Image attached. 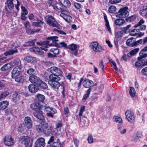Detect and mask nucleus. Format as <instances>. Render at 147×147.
Returning <instances> with one entry per match:
<instances>
[{"instance_id":"1","label":"nucleus","mask_w":147,"mask_h":147,"mask_svg":"<svg viewBox=\"0 0 147 147\" xmlns=\"http://www.w3.org/2000/svg\"><path fill=\"white\" fill-rule=\"evenodd\" d=\"M58 37L57 36H51L49 37L47 39L50 40H51L52 43L49 44V41H45L44 42H37V44L41 46L40 48L42 50L45 51H48L47 48L49 46H51L54 45V44L53 43L55 42L58 41Z\"/></svg>"},{"instance_id":"2","label":"nucleus","mask_w":147,"mask_h":147,"mask_svg":"<svg viewBox=\"0 0 147 147\" xmlns=\"http://www.w3.org/2000/svg\"><path fill=\"white\" fill-rule=\"evenodd\" d=\"M30 107L35 111L34 115L35 117L41 120L44 119V117L42 114V112L41 111V105L38 103L32 104L30 105Z\"/></svg>"},{"instance_id":"3","label":"nucleus","mask_w":147,"mask_h":147,"mask_svg":"<svg viewBox=\"0 0 147 147\" xmlns=\"http://www.w3.org/2000/svg\"><path fill=\"white\" fill-rule=\"evenodd\" d=\"M19 141L22 143L24 144L25 147H32V141L31 140L30 137L26 136H21L20 139Z\"/></svg>"},{"instance_id":"4","label":"nucleus","mask_w":147,"mask_h":147,"mask_svg":"<svg viewBox=\"0 0 147 147\" xmlns=\"http://www.w3.org/2000/svg\"><path fill=\"white\" fill-rule=\"evenodd\" d=\"M90 49L94 52L98 53L104 50L103 47L96 41L91 42L89 45Z\"/></svg>"},{"instance_id":"5","label":"nucleus","mask_w":147,"mask_h":147,"mask_svg":"<svg viewBox=\"0 0 147 147\" xmlns=\"http://www.w3.org/2000/svg\"><path fill=\"white\" fill-rule=\"evenodd\" d=\"M60 15L67 23H70L72 21V18L70 15V13L66 10H63Z\"/></svg>"},{"instance_id":"6","label":"nucleus","mask_w":147,"mask_h":147,"mask_svg":"<svg viewBox=\"0 0 147 147\" xmlns=\"http://www.w3.org/2000/svg\"><path fill=\"white\" fill-rule=\"evenodd\" d=\"M129 15L128 8L127 7H125L121 8L119 10L116 16L117 18H124L128 16Z\"/></svg>"},{"instance_id":"7","label":"nucleus","mask_w":147,"mask_h":147,"mask_svg":"<svg viewBox=\"0 0 147 147\" xmlns=\"http://www.w3.org/2000/svg\"><path fill=\"white\" fill-rule=\"evenodd\" d=\"M45 20L48 24L53 27H57L58 25V23L55 18L51 15H48L46 18Z\"/></svg>"},{"instance_id":"8","label":"nucleus","mask_w":147,"mask_h":147,"mask_svg":"<svg viewBox=\"0 0 147 147\" xmlns=\"http://www.w3.org/2000/svg\"><path fill=\"white\" fill-rule=\"evenodd\" d=\"M79 47L76 44H72L68 46V48L71 51V54L75 55L78 54Z\"/></svg>"},{"instance_id":"9","label":"nucleus","mask_w":147,"mask_h":147,"mask_svg":"<svg viewBox=\"0 0 147 147\" xmlns=\"http://www.w3.org/2000/svg\"><path fill=\"white\" fill-rule=\"evenodd\" d=\"M45 111L46 112L47 115L49 117H53V114L57 113L56 110L54 108L49 107H46L45 109Z\"/></svg>"},{"instance_id":"10","label":"nucleus","mask_w":147,"mask_h":147,"mask_svg":"<svg viewBox=\"0 0 147 147\" xmlns=\"http://www.w3.org/2000/svg\"><path fill=\"white\" fill-rule=\"evenodd\" d=\"M126 118L129 121L133 122L134 120L135 117L133 113L130 111H127L125 113Z\"/></svg>"},{"instance_id":"11","label":"nucleus","mask_w":147,"mask_h":147,"mask_svg":"<svg viewBox=\"0 0 147 147\" xmlns=\"http://www.w3.org/2000/svg\"><path fill=\"white\" fill-rule=\"evenodd\" d=\"M50 71L57 76H60L62 75V72L58 68L55 67H51L50 68Z\"/></svg>"},{"instance_id":"12","label":"nucleus","mask_w":147,"mask_h":147,"mask_svg":"<svg viewBox=\"0 0 147 147\" xmlns=\"http://www.w3.org/2000/svg\"><path fill=\"white\" fill-rule=\"evenodd\" d=\"M21 72V67L20 66H17L14 68L12 72L11 76L12 78H14L18 76Z\"/></svg>"},{"instance_id":"13","label":"nucleus","mask_w":147,"mask_h":147,"mask_svg":"<svg viewBox=\"0 0 147 147\" xmlns=\"http://www.w3.org/2000/svg\"><path fill=\"white\" fill-rule=\"evenodd\" d=\"M45 145L44 138H38L36 141L34 147H44Z\"/></svg>"},{"instance_id":"14","label":"nucleus","mask_w":147,"mask_h":147,"mask_svg":"<svg viewBox=\"0 0 147 147\" xmlns=\"http://www.w3.org/2000/svg\"><path fill=\"white\" fill-rule=\"evenodd\" d=\"M4 142L6 145L10 146L14 144V141L10 136H8L5 137Z\"/></svg>"},{"instance_id":"15","label":"nucleus","mask_w":147,"mask_h":147,"mask_svg":"<svg viewBox=\"0 0 147 147\" xmlns=\"http://www.w3.org/2000/svg\"><path fill=\"white\" fill-rule=\"evenodd\" d=\"M24 124L28 129L31 128L32 126V121L31 118L28 117H25Z\"/></svg>"},{"instance_id":"16","label":"nucleus","mask_w":147,"mask_h":147,"mask_svg":"<svg viewBox=\"0 0 147 147\" xmlns=\"http://www.w3.org/2000/svg\"><path fill=\"white\" fill-rule=\"evenodd\" d=\"M94 83L92 81L90 80L85 78L84 80L82 85L86 88L92 87Z\"/></svg>"},{"instance_id":"17","label":"nucleus","mask_w":147,"mask_h":147,"mask_svg":"<svg viewBox=\"0 0 147 147\" xmlns=\"http://www.w3.org/2000/svg\"><path fill=\"white\" fill-rule=\"evenodd\" d=\"M144 23V21L143 19L140 20L139 22L134 26L135 28H137L138 26L140 27L139 28L140 30H144L146 28V26L144 25H142Z\"/></svg>"},{"instance_id":"18","label":"nucleus","mask_w":147,"mask_h":147,"mask_svg":"<svg viewBox=\"0 0 147 147\" xmlns=\"http://www.w3.org/2000/svg\"><path fill=\"white\" fill-rule=\"evenodd\" d=\"M29 80L30 82L37 84H39V81L40 82L39 78L34 75L29 77Z\"/></svg>"},{"instance_id":"19","label":"nucleus","mask_w":147,"mask_h":147,"mask_svg":"<svg viewBox=\"0 0 147 147\" xmlns=\"http://www.w3.org/2000/svg\"><path fill=\"white\" fill-rule=\"evenodd\" d=\"M52 130V127L48 125H44L43 133L46 135H49L51 133Z\"/></svg>"},{"instance_id":"20","label":"nucleus","mask_w":147,"mask_h":147,"mask_svg":"<svg viewBox=\"0 0 147 147\" xmlns=\"http://www.w3.org/2000/svg\"><path fill=\"white\" fill-rule=\"evenodd\" d=\"M48 84L55 90H58L60 86V84L58 82H52L51 81H48Z\"/></svg>"},{"instance_id":"21","label":"nucleus","mask_w":147,"mask_h":147,"mask_svg":"<svg viewBox=\"0 0 147 147\" xmlns=\"http://www.w3.org/2000/svg\"><path fill=\"white\" fill-rule=\"evenodd\" d=\"M25 61L30 63H34L37 62V59L35 57L30 56L26 57L24 58Z\"/></svg>"},{"instance_id":"22","label":"nucleus","mask_w":147,"mask_h":147,"mask_svg":"<svg viewBox=\"0 0 147 147\" xmlns=\"http://www.w3.org/2000/svg\"><path fill=\"white\" fill-rule=\"evenodd\" d=\"M29 91L32 93H35L38 90V87L33 84H31L28 86Z\"/></svg>"},{"instance_id":"23","label":"nucleus","mask_w":147,"mask_h":147,"mask_svg":"<svg viewBox=\"0 0 147 147\" xmlns=\"http://www.w3.org/2000/svg\"><path fill=\"white\" fill-rule=\"evenodd\" d=\"M49 78L50 80L48 81H51L52 82H58L61 79L60 77L55 74L50 75L49 76Z\"/></svg>"},{"instance_id":"24","label":"nucleus","mask_w":147,"mask_h":147,"mask_svg":"<svg viewBox=\"0 0 147 147\" xmlns=\"http://www.w3.org/2000/svg\"><path fill=\"white\" fill-rule=\"evenodd\" d=\"M126 44L128 46L133 47L136 45V42L135 39L131 38L128 39L126 42Z\"/></svg>"},{"instance_id":"25","label":"nucleus","mask_w":147,"mask_h":147,"mask_svg":"<svg viewBox=\"0 0 147 147\" xmlns=\"http://www.w3.org/2000/svg\"><path fill=\"white\" fill-rule=\"evenodd\" d=\"M40 30V28L36 29H32L30 28H27L26 31V33L29 35L33 34L39 32Z\"/></svg>"},{"instance_id":"26","label":"nucleus","mask_w":147,"mask_h":147,"mask_svg":"<svg viewBox=\"0 0 147 147\" xmlns=\"http://www.w3.org/2000/svg\"><path fill=\"white\" fill-rule=\"evenodd\" d=\"M30 51L40 55H42L43 53V52L42 51L37 47H33L30 48Z\"/></svg>"},{"instance_id":"27","label":"nucleus","mask_w":147,"mask_h":147,"mask_svg":"<svg viewBox=\"0 0 147 147\" xmlns=\"http://www.w3.org/2000/svg\"><path fill=\"white\" fill-rule=\"evenodd\" d=\"M9 102L7 100H4L0 102V110L5 109L8 106Z\"/></svg>"},{"instance_id":"28","label":"nucleus","mask_w":147,"mask_h":147,"mask_svg":"<svg viewBox=\"0 0 147 147\" xmlns=\"http://www.w3.org/2000/svg\"><path fill=\"white\" fill-rule=\"evenodd\" d=\"M140 13L142 16H146L147 15V6H144L141 8L140 11Z\"/></svg>"},{"instance_id":"29","label":"nucleus","mask_w":147,"mask_h":147,"mask_svg":"<svg viewBox=\"0 0 147 147\" xmlns=\"http://www.w3.org/2000/svg\"><path fill=\"white\" fill-rule=\"evenodd\" d=\"M12 66V63H7L3 66L0 69V70L2 71H4L9 69Z\"/></svg>"},{"instance_id":"30","label":"nucleus","mask_w":147,"mask_h":147,"mask_svg":"<svg viewBox=\"0 0 147 147\" xmlns=\"http://www.w3.org/2000/svg\"><path fill=\"white\" fill-rule=\"evenodd\" d=\"M61 5L65 7H68L70 6L71 2L69 0H59Z\"/></svg>"},{"instance_id":"31","label":"nucleus","mask_w":147,"mask_h":147,"mask_svg":"<svg viewBox=\"0 0 147 147\" xmlns=\"http://www.w3.org/2000/svg\"><path fill=\"white\" fill-rule=\"evenodd\" d=\"M113 121L114 122H117L119 124L121 125L123 123V121L121 118L118 116H115L113 117Z\"/></svg>"},{"instance_id":"32","label":"nucleus","mask_w":147,"mask_h":147,"mask_svg":"<svg viewBox=\"0 0 147 147\" xmlns=\"http://www.w3.org/2000/svg\"><path fill=\"white\" fill-rule=\"evenodd\" d=\"M125 22V20L122 19H117L114 21V24L116 25L121 26Z\"/></svg>"},{"instance_id":"33","label":"nucleus","mask_w":147,"mask_h":147,"mask_svg":"<svg viewBox=\"0 0 147 147\" xmlns=\"http://www.w3.org/2000/svg\"><path fill=\"white\" fill-rule=\"evenodd\" d=\"M18 52L17 49H11L6 51L4 53V54L5 56H7L11 55H13L14 53H16Z\"/></svg>"},{"instance_id":"34","label":"nucleus","mask_w":147,"mask_h":147,"mask_svg":"<svg viewBox=\"0 0 147 147\" xmlns=\"http://www.w3.org/2000/svg\"><path fill=\"white\" fill-rule=\"evenodd\" d=\"M43 22L41 20H37V22H33L32 23V25L36 27L40 26L43 24Z\"/></svg>"},{"instance_id":"35","label":"nucleus","mask_w":147,"mask_h":147,"mask_svg":"<svg viewBox=\"0 0 147 147\" xmlns=\"http://www.w3.org/2000/svg\"><path fill=\"white\" fill-rule=\"evenodd\" d=\"M36 41V39H35L31 41H29L25 43L24 46H33Z\"/></svg>"},{"instance_id":"36","label":"nucleus","mask_w":147,"mask_h":147,"mask_svg":"<svg viewBox=\"0 0 147 147\" xmlns=\"http://www.w3.org/2000/svg\"><path fill=\"white\" fill-rule=\"evenodd\" d=\"M35 128L39 132H43L44 126L43 127L41 125H37L35 126Z\"/></svg>"},{"instance_id":"37","label":"nucleus","mask_w":147,"mask_h":147,"mask_svg":"<svg viewBox=\"0 0 147 147\" xmlns=\"http://www.w3.org/2000/svg\"><path fill=\"white\" fill-rule=\"evenodd\" d=\"M136 91L134 88L132 87L130 88L129 94L131 96L134 97L135 96Z\"/></svg>"},{"instance_id":"38","label":"nucleus","mask_w":147,"mask_h":147,"mask_svg":"<svg viewBox=\"0 0 147 147\" xmlns=\"http://www.w3.org/2000/svg\"><path fill=\"white\" fill-rule=\"evenodd\" d=\"M139 30L140 29H137L132 30L130 32L129 34L131 36L136 35L139 32Z\"/></svg>"},{"instance_id":"39","label":"nucleus","mask_w":147,"mask_h":147,"mask_svg":"<svg viewBox=\"0 0 147 147\" xmlns=\"http://www.w3.org/2000/svg\"><path fill=\"white\" fill-rule=\"evenodd\" d=\"M12 99L14 102H17L20 99V95L17 93H15L12 95Z\"/></svg>"},{"instance_id":"40","label":"nucleus","mask_w":147,"mask_h":147,"mask_svg":"<svg viewBox=\"0 0 147 147\" xmlns=\"http://www.w3.org/2000/svg\"><path fill=\"white\" fill-rule=\"evenodd\" d=\"M36 98L40 101L42 102L45 99V96L44 95L40 94H38L36 95Z\"/></svg>"},{"instance_id":"41","label":"nucleus","mask_w":147,"mask_h":147,"mask_svg":"<svg viewBox=\"0 0 147 147\" xmlns=\"http://www.w3.org/2000/svg\"><path fill=\"white\" fill-rule=\"evenodd\" d=\"M48 146L49 147H61V145L60 143L58 142H55Z\"/></svg>"},{"instance_id":"42","label":"nucleus","mask_w":147,"mask_h":147,"mask_svg":"<svg viewBox=\"0 0 147 147\" xmlns=\"http://www.w3.org/2000/svg\"><path fill=\"white\" fill-rule=\"evenodd\" d=\"M139 48H136L131 51L129 53L127 54V56H129V55H133L136 54L139 51Z\"/></svg>"},{"instance_id":"43","label":"nucleus","mask_w":147,"mask_h":147,"mask_svg":"<svg viewBox=\"0 0 147 147\" xmlns=\"http://www.w3.org/2000/svg\"><path fill=\"white\" fill-rule=\"evenodd\" d=\"M116 10V7L114 5H111L108 9V11L111 13L115 12Z\"/></svg>"},{"instance_id":"44","label":"nucleus","mask_w":147,"mask_h":147,"mask_svg":"<svg viewBox=\"0 0 147 147\" xmlns=\"http://www.w3.org/2000/svg\"><path fill=\"white\" fill-rule=\"evenodd\" d=\"M39 83L37 85H39L42 88L46 89L48 87L47 85L41 80H40V82L39 81Z\"/></svg>"},{"instance_id":"45","label":"nucleus","mask_w":147,"mask_h":147,"mask_svg":"<svg viewBox=\"0 0 147 147\" xmlns=\"http://www.w3.org/2000/svg\"><path fill=\"white\" fill-rule=\"evenodd\" d=\"M118 129L119 131L121 134H124L126 132V130L125 129L123 128L119 125L118 126Z\"/></svg>"},{"instance_id":"46","label":"nucleus","mask_w":147,"mask_h":147,"mask_svg":"<svg viewBox=\"0 0 147 147\" xmlns=\"http://www.w3.org/2000/svg\"><path fill=\"white\" fill-rule=\"evenodd\" d=\"M7 3L9 8L10 9H12L14 7V5L12 0H7Z\"/></svg>"},{"instance_id":"47","label":"nucleus","mask_w":147,"mask_h":147,"mask_svg":"<svg viewBox=\"0 0 147 147\" xmlns=\"http://www.w3.org/2000/svg\"><path fill=\"white\" fill-rule=\"evenodd\" d=\"M9 94V92L7 91H5L2 93L0 95V100H1L2 99L5 98Z\"/></svg>"},{"instance_id":"48","label":"nucleus","mask_w":147,"mask_h":147,"mask_svg":"<svg viewBox=\"0 0 147 147\" xmlns=\"http://www.w3.org/2000/svg\"><path fill=\"white\" fill-rule=\"evenodd\" d=\"M144 51H142V50L139 53L140 57H138V59L139 60H140L143 58L146 57L147 56V54L146 53H143Z\"/></svg>"},{"instance_id":"49","label":"nucleus","mask_w":147,"mask_h":147,"mask_svg":"<svg viewBox=\"0 0 147 147\" xmlns=\"http://www.w3.org/2000/svg\"><path fill=\"white\" fill-rule=\"evenodd\" d=\"M91 88H89L87 90L86 93L84 94L83 98V100H85L89 96V94L90 93L91 91Z\"/></svg>"},{"instance_id":"50","label":"nucleus","mask_w":147,"mask_h":147,"mask_svg":"<svg viewBox=\"0 0 147 147\" xmlns=\"http://www.w3.org/2000/svg\"><path fill=\"white\" fill-rule=\"evenodd\" d=\"M62 6V5L61 4H60L59 3H56L55 4L54 7L55 9H57L59 10H61V9Z\"/></svg>"},{"instance_id":"51","label":"nucleus","mask_w":147,"mask_h":147,"mask_svg":"<svg viewBox=\"0 0 147 147\" xmlns=\"http://www.w3.org/2000/svg\"><path fill=\"white\" fill-rule=\"evenodd\" d=\"M143 63L141 60H139L137 61L135 63V65L136 67L139 68L143 65Z\"/></svg>"},{"instance_id":"52","label":"nucleus","mask_w":147,"mask_h":147,"mask_svg":"<svg viewBox=\"0 0 147 147\" xmlns=\"http://www.w3.org/2000/svg\"><path fill=\"white\" fill-rule=\"evenodd\" d=\"M21 8L22 9L21 14L24 15V14L25 15H27L28 13V11L25 7L23 6H22Z\"/></svg>"},{"instance_id":"53","label":"nucleus","mask_w":147,"mask_h":147,"mask_svg":"<svg viewBox=\"0 0 147 147\" xmlns=\"http://www.w3.org/2000/svg\"><path fill=\"white\" fill-rule=\"evenodd\" d=\"M51 52H53L54 55L58 54L59 53V50L57 48H52L50 50Z\"/></svg>"},{"instance_id":"54","label":"nucleus","mask_w":147,"mask_h":147,"mask_svg":"<svg viewBox=\"0 0 147 147\" xmlns=\"http://www.w3.org/2000/svg\"><path fill=\"white\" fill-rule=\"evenodd\" d=\"M105 28L109 33L111 32V28L110 27L109 22H106L105 24Z\"/></svg>"},{"instance_id":"55","label":"nucleus","mask_w":147,"mask_h":147,"mask_svg":"<svg viewBox=\"0 0 147 147\" xmlns=\"http://www.w3.org/2000/svg\"><path fill=\"white\" fill-rule=\"evenodd\" d=\"M121 0H109V2L111 4H115L119 3Z\"/></svg>"},{"instance_id":"56","label":"nucleus","mask_w":147,"mask_h":147,"mask_svg":"<svg viewBox=\"0 0 147 147\" xmlns=\"http://www.w3.org/2000/svg\"><path fill=\"white\" fill-rule=\"evenodd\" d=\"M88 143L89 144H91L93 142V138L91 135H89L87 139Z\"/></svg>"},{"instance_id":"57","label":"nucleus","mask_w":147,"mask_h":147,"mask_svg":"<svg viewBox=\"0 0 147 147\" xmlns=\"http://www.w3.org/2000/svg\"><path fill=\"white\" fill-rule=\"evenodd\" d=\"M73 4L74 6L76 8L79 9L81 8V5L79 3L76 2H74Z\"/></svg>"},{"instance_id":"58","label":"nucleus","mask_w":147,"mask_h":147,"mask_svg":"<svg viewBox=\"0 0 147 147\" xmlns=\"http://www.w3.org/2000/svg\"><path fill=\"white\" fill-rule=\"evenodd\" d=\"M141 73L142 74L144 75H147V67L144 68L141 70Z\"/></svg>"},{"instance_id":"59","label":"nucleus","mask_w":147,"mask_h":147,"mask_svg":"<svg viewBox=\"0 0 147 147\" xmlns=\"http://www.w3.org/2000/svg\"><path fill=\"white\" fill-rule=\"evenodd\" d=\"M62 123L61 121H57L56 122L55 126L57 128L61 127L62 126Z\"/></svg>"},{"instance_id":"60","label":"nucleus","mask_w":147,"mask_h":147,"mask_svg":"<svg viewBox=\"0 0 147 147\" xmlns=\"http://www.w3.org/2000/svg\"><path fill=\"white\" fill-rule=\"evenodd\" d=\"M34 69L33 68H30L28 69L27 71L28 74L30 75H32L34 74Z\"/></svg>"},{"instance_id":"61","label":"nucleus","mask_w":147,"mask_h":147,"mask_svg":"<svg viewBox=\"0 0 147 147\" xmlns=\"http://www.w3.org/2000/svg\"><path fill=\"white\" fill-rule=\"evenodd\" d=\"M20 44L19 41L18 40L16 41L12 45L13 47H15V48L18 47L20 45Z\"/></svg>"},{"instance_id":"62","label":"nucleus","mask_w":147,"mask_h":147,"mask_svg":"<svg viewBox=\"0 0 147 147\" xmlns=\"http://www.w3.org/2000/svg\"><path fill=\"white\" fill-rule=\"evenodd\" d=\"M85 109V107L84 106H82L81 107L80 111L78 113L79 116H81L82 115V113L84 111Z\"/></svg>"},{"instance_id":"63","label":"nucleus","mask_w":147,"mask_h":147,"mask_svg":"<svg viewBox=\"0 0 147 147\" xmlns=\"http://www.w3.org/2000/svg\"><path fill=\"white\" fill-rule=\"evenodd\" d=\"M136 19V18L135 16H132L129 17V18H127L126 19V20L127 21H133Z\"/></svg>"},{"instance_id":"64","label":"nucleus","mask_w":147,"mask_h":147,"mask_svg":"<svg viewBox=\"0 0 147 147\" xmlns=\"http://www.w3.org/2000/svg\"><path fill=\"white\" fill-rule=\"evenodd\" d=\"M14 63L17 65H20L21 64V61L20 59H17L14 61Z\"/></svg>"}]
</instances>
